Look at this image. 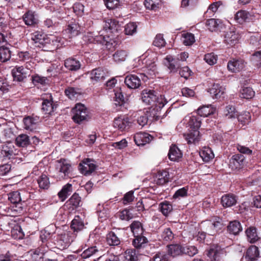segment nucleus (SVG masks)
I'll use <instances>...</instances> for the list:
<instances>
[{
    "mask_svg": "<svg viewBox=\"0 0 261 261\" xmlns=\"http://www.w3.org/2000/svg\"><path fill=\"white\" fill-rule=\"evenodd\" d=\"M22 193L18 191H13L8 194L9 200L13 204V207L9 206V204L4 202H0V213L2 215H9L11 216H16L23 213L22 197V193L24 192L21 191Z\"/></svg>",
    "mask_w": 261,
    "mask_h": 261,
    "instance_id": "f257e3e1",
    "label": "nucleus"
},
{
    "mask_svg": "<svg viewBox=\"0 0 261 261\" xmlns=\"http://www.w3.org/2000/svg\"><path fill=\"white\" fill-rule=\"evenodd\" d=\"M141 95L143 102L154 107V109L156 111L161 110L167 103L163 96H158L153 90L145 89L142 91Z\"/></svg>",
    "mask_w": 261,
    "mask_h": 261,
    "instance_id": "f03ea898",
    "label": "nucleus"
},
{
    "mask_svg": "<svg viewBox=\"0 0 261 261\" xmlns=\"http://www.w3.org/2000/svg\"><path fill=\"white\" fill-rule=\"evenodd\" d=\"M223 226L222 219L217 216L212 217L211 220L202 221L199 225L200 229L212 236L221 230Z\"/></svg>",
    "mask_w": 261,
    "mask_h": 261,
    "instance_id": "7ed1b4c3",
    "label": "nucleus"
},
{
    "mask_svg": "<svg viewBox=\"0 0 261 261\" xmlns=\"http://www.w3.org/2000/svg\"><path fill=\"white\" fill-rule=\"evenodd\" d=\"M184 123H186L188 132L184 134V137L189 145H194L196 142L195 125L196 116L191 113L187 115L184 119Z\"/></svg>",
    "mask_w": 261,
    "mask_h": 261,
    "instance_id": "20e7f679",
    "label": "nucleus"
},
{
    "mask_svg": "<svg viewBox=\"0 0 261 261\" xmlns=\"http://www.w3.org/2000/svg\"><path fill=\"white\" fill-rule=\"evenodd\" d=\"M71 168V165L70 162L66 159H61L55 162V169L57 176L60 180L64 179L69 177Z\"/></svg>",
    "mask_w": 261,
    "mask_h": 261,
    "instance_id": "39448f33",
    "label": "nucleus"
},
{
    "mask_svg": "<svg viewBox=\"0 0 261 261\" xmlns=\"http://www.w3.org/2000/svg\"><path fill=\"white\" fill-rule=\"evenodd\" d=\"M73 120L76 123L80 124L87 119L88 115L85 106L81 103L76 104L72 110Z\"/></svg>",
    "mask_w": 261,
    "mask_h": 261,
    "instance_id": "423d86ee",
    "label": "nucleus"
},
{
    "mask_svg": "<svg viewBox=\"0 0 261 261\" xmlns=\"http://www.w3.org/2000/svg\"><path fill=\"white\" fill-rule=\"evenodd\" d=\"M75 238V234L67 232L58 236L55 244L59 249L64 250L69 246Z\"/></svg>",
    "mask_w": 261,
    "mask_h": 261,
    "instance_id": "0eeeda50",
    "label": "nucleus"
},
{
    "mask_svg": "<svg viewBox=\"0 0 261 261\" xmlns=\"http://www.w3.org/2000/svg\"><path fill=\"white\" fill-rule=\"evenodd\" d=\"M18 153V150L15 148L14 145L11 142H7L6 144L2 145L0 150V157H3L6 159H10L17 154Z\"/></svg>",
    "mask_w": 261,
    "mask_h": 261,
    "instance_id": "6e6552de",
    "label": "nucleus"
},
{
    "mask_svg": "<svg viewBox=\"0 0 261 261\" xmlns=\"http://www.w3.org/2000/svg\"><path fill=\"white\" fill-rule=\"evenodd\" d=\"M81 197L79 194L74 193L65 202L64 208L69 213H72L81 205Z\"/></svg>",
    "mask_w": 261,
    "mask_h": 261,
    "instance_id": "1a4fd4ad",
    "label": "nucleus"
},
{
    "mask_svg": "<svg viewBox=\"0 0 261 261\" xmlns=\"http://www.w3.org/2000/svg\"><path fill=\"white\" fill-rule=\"evenodd\" d=\"M223 250L218 244H213L208 250L206 251L207 256L212 261H218L221 258Z\"/></svg>",
    "mask_w": 261,
    "mask_h": 261,
    "instance_id": "9d476101",
    "label": "nucleus"
},
{
    "mask_svg": "<svg viewBox=\"0 0 261 261\" xmlns=\"http://www.w3.org/2000/svg\"><path fill=\"white\" fill-rule=\"evenodd\" d=\"M96 166L93 161L89 159H86L79 165V170L85 175L91 174L96 169Z\"/></svg>",
    "mask_w": 261,
    "mask_h": 261,
    "instance_id": "9b49d317",
    "label": "nucleus"
},
{
    "mask_svg": "<svg viewBox=\"0 0 261 261\" xmlns=\"http://www.w3.org/2000/svg\"><path fill=\"white\" fill-rule=\"evenodd\" d=\"M245 157L242 154H235L232 156L229 161V168L232 170H238L243 166Z\"/></svg>",
    "mask_w": 261,
    "mask_h": 261,
    "instance_id": "f8f14e48",
    "label": "nucleus"
},
{
    "mask_svg": "<svg viewBox=\"0 0 261 261\" xmlns=\"http://www.w3.org/2000/svg\"><path fill=\"white\" fill-rule=\"evenodd\" d=\"M153 139V137L147 133L139 132L134 136V140L138 146H143L149 143Z\"/></svg>",
    "mask_w": 261,
    "mask_h": 261,
    "instance_id": "ddd939ff",
    "label": "nucleus"
},
{
    "mask_svg": "<svg viewBox=\"0 0 261 261\" xmlns=\"http://www.w3.org/2000/svg\"><path fill=\"white\" fill-rule=\"evenodd\" d=\"M45 99L43 97L42 103V110L45 114H50L56 109V106L53 105L52 96L50 94L45 95Z\"/></svg>",
    "mask_w": 261,
    "mask_h": 261,
    "instance_id": "4468645a",
    "label": "nucleus"
},
{
    "mask_svg": "<svg viewBox=\"0 0 261 261\" xmlns=\"http://www.w3.org/2000/svg\"><path fill=\"white\" fill-rule=\"evenodd\" d=\"M164 63L171 72H176L180 67V63L171 55H168L164 59Z\"/></svg>",
    "mask_w": 261,
    "mask_h": 261,
    "instance_id": "2eb2a0df",
    "label": "nucleus"
},
{
    "mask_svg": "<svg viewBox=\"0 0 261 261\" xmlns=\"http://www.w3.org/2000/svg\"><path fill=\"white\" fill-rule=\"evenodd\" d=\"M245 66V62L243 59H233L227 63V68L232 72H239L243 69Z\"/></svg>",
    "mask_w": 261,
    "mask_h": 261,
    "instance_id": "dca6fc26",
    "label": "nucleus"
},
{
    "mask_svg": "<svg viewBox=\"0 0 261 261\" xmlns=\"http://www.w3.org/2000/svg\"><path fill=\"white\" fill-rule=\"evenodd\" d=\"M124 83L128 88L133 89H137L141 85L140 79L134 74L127 75L125 78Z\"/></svg>",
    "mask_w": 261,
    "mask_h": 261,
    "instance_id": "f3484780",
    "label": "nucleus"
},
{
    "mask_svg": "<svg viewBox=\"0 0 261 261\" xmlns=\"http://www.w3.org/2000/svg\"><path fill=\"white\" fill-rule=\"evenodd\" d=\"M225 89L219 84H214L212 87L207 90V92L213 98L218 99L223 97Z\"/></svg>",
    "mask_w": 261,
    "mask_h": 261,
    "instance_id": "a211bd4d",
    "label": "nucleus"
},
{
    "mask_svg": "<svg viewBox=\"0 0 261 261\" xmlns=\"http://www.w3.org/2000/svg\"><path fill=\"white\" fill-rule=\"evenodd\" d=\"M130 123L127 117H118L114 119L113 126L121 131H123L129 128Z\"/></svg>",
    "mask_w": 261,
    "mask_h": 261,
    "instance_id": "6ab92c4d",
    "label": "nucleus"
},
{
    "mask_svg": "<svg viewBox=\"0 0 261 261\" xmlns=\"http://www.w3.org/2000/svg\"><path fill=\"white\" fill-rule=\"evenodd\" d=\"M144 73L140 75H144L145 76H152L155 74L157 72V67L155 61L153 60L147 59L145 62V66L144 67Z\"/></svg>",
    "mask_w": 261,
    "mask_h": 261,
    "instance_id": "aec40b11",
    "label": "nucleus"
},
{
    "mask_svg": "<svg viewBox=\"0 0 261 261\" xmlns=\"http://www.w3.org/2000/svg\"><path fill=\"white\" fill-rule=\"evenodd\" d=\"M104 22L103 29L106 31L114 33L117 32L120 29L118 21L114 19H106Z\"/></svg>",
    "mask_w": 261,
    "mask_h": 261,
    "instance_id": "412c9836",
    "label": "nucleus"
},
{
    "mask_svg": "<svg viewBox=\"0 0 261 261\" xmlns=\"http://www.w3.org/2000/svg\"><path fill=\"white\" fill-rule=\"evenodd\" d=\"M23 20L27 25H33L37 24L38 22L37 15L35 12L29 10L23 15Z\"/></svg>",
    "mask_w": 261,
    "mask_h": 261,
    "instance_id": "4be33fe9",
    "label": "nucleus"
},
{
    "mask_svg": "<svg viewBox=\"0 0 261 261\" xmlns=\"http://www.w3.org/2000/svg\"><path fill=\"white\" fill-rule=\"evenodd\" d=\"M259 252L258 247L252 245L246 251L245 258L247 261H255L259 257Z\"/></svg>",
    "mask_w": 261,
    "mask_h": 261,
    "instance_id": "5701e85b",
    "label": "nucleus"
},
{
    "mask_svg": "<svg viewBox=\"0 0 261 261\" xmlns=\"http://www.w3.org/2000/svg\"><path fill=\"white\" fill-rule=\"evenodd\" d=\"M90 75L91 79L93 81L99 82L105 79L107 76V73L102 68H98L92 70Z\"/></svg>",
    "mask_w": 261,
    "mask_h": 261,
    "instance_id": "b1692460",
    "label": "nucleus"
},
{
    "mask_svg": "<svg viewBox=\"0 0 261 261\" xmlns=\"http://www.w3.org/2000/svg\"><path fill=\"white\" fill-rule=\"evenodd\" d=\"M224 38L225 43L232 46L239 42L240 36L234 31H229L226 33Z\"/></svg>",
    "mask_w": 261,
    "mask_h": 261,
    "instance_id": "393cba45",
    "label": "nucleus"
},
{
    "mask_svg": "<svg viewBox=\"0 0 261 261\" xmlns=\"http://www.w3.org/2000/svg\"><path fill=\"white\" fill-rule=\"evenodd\" d=\"M227 232L231 234L238 235L242 231V227L240 222L237 220L231 221L227 227Z\"/></svg>",
    "mask_w": 261,
    "mask_h": 261,
    "instance_id": "a878e982",
    "label": "nucleus"
},
{
    "mask_svg": "<svg viewBox=\"0 0 261 261\" xmlns=\"http://www.w3.org/2000/svg\"><path fill=\"white\" fill-rule=\"evenodd\" d=\"M169 179V172L165 171H159L154 177V181L157 185H163L168 182Z\"/></svg>",
    "mask_w": 261,
    "mask_h": 261,
    "instance_id": "bb28decb",
    "label": "nucleus"
},
{
    "mask_svg": "<svg viewBox=\"0 0 261 261\" xmlns=\"http://www.w3.org/2000/svg\"><path fill=\"white\" fill-rule=\"evenodd\" d=\"M70 227L73 232H79L85 228L83 220L79 216H75L72 220Z\"/></svg>",
    "mask_w": 261,
    "mask_h": 261,
    "instance_id": "cd10ccee",
    "label": "nucleus"
},
{
    "mask_svg": "<svg viewBox=\"0 0 261 261\" xmlns=\"http://www.w3.org/2000/svg\"><path fill=\"white\" fill-rule=\"evenodd\" d=\"M80 27L78 24L72 23L69 24L64 30V34L67 35L69 38L76 36L80 33Z\"/></svg>",
    "mask_w": 261,
    "mask_h": 261,
    "instance_id": "c85d7f7f",
    "label": "nucleus"
},
{
    "mask_svg": "<svg viewBox=\"0 0 261 261\" xmlns=\"http://www.w3.org/2000/svg\"><path fill=\"white\" fill-rule=\"evenodd\" d=\"M46 45L47 44L51 45L50 49L54 50L60 47L62 43L61 42L62 39L61 37H57L54 35L47 36L46 39Z\"/></svg>",
    "mask_w": 261,
    "mask_h": 261,
    "instance_id": "c756f323",
    "label": "nucleus"
},
{
    "mask_svg": "<svg viewBox=\"0 0 261 261\" xmlns=\"http://www.w3.org/2000/svg\"><path fill=\"white\" fill-rule=\"evenodd\" d=\"M31 39L35 43H39L43 46H46V39L47 37L41 32L37 31L31 34Z\"/></svg>",
    "mask_w": 261,
    "mask_h": 261,
    "instance_id": "7c9ffc66",
    "label": "nucleus"
},
{
    "mask_svg": "<svg viewBox=\"0 0 261 261\" xmlns=\"http://www.w3.org/2000/svg\"><path fill=\"white\" fill-rule=\"evenodd\" d=\"M182 153L180 150L175 145H172L168 153L169 158L172 161H178L182 158Z\"/></svg>",
    "mask_w": 261,
    "mask_h": 261,
    "instance_id": "2f4dec72",
    "label": "nucleus"
},
{
    "mask_svg": "<svg viewBox=\"0 0 261 261\" xmlns=\"http://www.w3.org/2000/svg\"><path fill=\"white\" fill-rule=\"evenodd\" d=\"M94 43H100L106 45L107 47L113 45L114 40L109 36L103 35V34L94 36Z\"/></svg>",
    "mask_w": 261,
    "mask_h": 261,
    "instance_id": "473e14b6",
    "label": "nucleus"
},
{
    "mask_svg": "<svg viewBox=\"0 0 261 261\" xmlns=\"http://www.w3.org/2000/svg\"><path fill=\"white\" fill-rule=\"evenodd\" d=\"M199 154L203 162H208L214 158L212 149L208 147H204L199 152Z\"/></svg>",
    "mask_w": 261,
    "mask_h": 261,
    "instance_id": "72a5a7b5",
    "label": "nucleus"
},
{
    "mask_svg": "<svg viewBox=\"0 0 261 261\" xmlns=\"http://www.w3.org/2000/svg\"><path fill=\"white\" fill-rule=\"evenodd\" d=\"M65 67L70 71H76L79 70L81 66L79 61L74 58H69L66 59L64 62Z\"/></svg>",
    "mask_w": 261,
    "mask_h": 261,
    "instance_id": "f704fd0d",
    "label": "nucleus"
},
{
    "mask_svg": "<svg viewBox=\"0 0 261 261\" xmlns=\"http://www.w3.org/2000/svg\"><path fill=\"white\" fill-rule=\"evenodd\" d=\"M72 192V185L68 183L62 187L61 191L58 193V195L61 201H64Z\"/></svg>",
    "mask_w": 261,
    "mask_h": 261,
    "instance_id": "c9c22d12",
    "label": "nucleus"
},
{
    "mask_svg": "<svg viewBox=\"0 0 261 261\" xmlns=\"http://www.w3.org/2000/svg\"><path fill=\"white\" fill-rule=\"evenodd\" d=\"M221 21L220 19H216L214 18L208 19L205 25L208 30L211 32H216L220 30Z\"/></svg>",
    "mask_w": 261,
    "mask_h": 261,
    "instance_id": "e433bc0d",
    "label": "nucleus"
},
{
    "mask_svg": "<svg viewBox=\"0 0 261 261\" xmlns=\"http://www.w3.org/2000/svg\"><path fill=\"white\" fill-rule=\"evenodd\" d=\"M236 202V196L233 194H225L221 198V203L224 207H230Z\"/></svg>",
    "mask_w": 261,
    "mask_h": 261,
    "instance_id": "4c0bfd02",
    "label": "nucleus"
},
{
    "mask_svg": "<svg viewBox=\"0 0 261 261\" xmlns=\"http://www.w3.org/2000/svg\"><path fill=\"white\" fill-rule=\"evenodd\" d=\"M23 121L24 129L32 131L36 128L38 119L28 116L25 117Z\"/></svg>",
    "mask_w": 261,
    "mask_h": 261,
    "instance_id": "58836bf2",
    "label": "nucleus"
},
{
    "mask_svg": "<svg viewBox=\"0 0 261 261\" xmlns=\"http://www.w3.org/2000/svg\"><path fill=\"white\" fill-rule=\"evenodd\" d=\"M215 109L212 105L203 106L197 109V114L201 117H206L212 114Z\"/></svg>",
    "mask_w": 261,
    "mask_h": 261,
    "instance_id": "ea45409f",
    "label": "nucleus"
},
{
    "mask_svg": "<svg viewBox=\"0 0 261 261\" xmlns=\"http://www.w3.org/2000/svg\"><path fill=\"white\" fill-rule=\"evenodd\" d=\"M31 143L29 136L26 134H20L15 139V144L17 146L24 147Z\"/></svg>",
    "mask_w": 261,
    "mask_h": 261,
    "instance_id": "a19ab883",
    "label": "nucleus"
},
{
    "mask_svg": "<svg viewBox=\"0 0 261 261\" xmlns=\"http://www.w3.org/2000/svg\"><path fill=\"white\" fill-rule=\"evenodd\" d=\"M245 232L248 241L251 243H254L259 239L257 234L256 228L255 227L251 226L248 228Z\"/></svg>",
    "mask_w": 261,
    "mask_h": 261,
    "instance_id": "79ce46f5",
    "label": "nucleus"
},
{
    "mask_svg": "<svg viewBox=\"0 0 261 261\" xmlns=\"http://www.w3.org/2000/svg\"><path fill=\"white\" fill-rule=\"evenodd\" d=\"M167 247L168 254L173 257L178 256L184 253L183 248L179 244H171L168 245Z\"/></svg>",
    "mask_w": 261,
    "mask_h": 261,
    "instance_id": "37998d69",
    "label": "nucleus"
},
{
    "mask_svg": "<svg viewBox=\"0 0 261 261\" xmlns=\"http://www.w3.org/2000/svg\"><path fill=\"white\" fill-rule=\"evenodd\" d=\"M107 244L111 246H118L121 243L120 239L114 232H110L106 237Z\"/></svg>",
    "mask_w": 261,
    "mask_h": 261,
    "instance_id": "c03bdc74",
    "label": "nucleus"
},
{
    "mask_svg": "<svg viewBox=\"0 0 261 261\" xmlns=\"http://www.w3.org/2000/svg\"><path fill=\"white\" fill-rule=\"evenodd\" d=\"M251 15V13L245 10H240L236 14L234 18L239 23H243L248 21Z\"/></svg>",
    "mask_w": 261,
    "mask_h": 261,
    "instance_id": "a18cd8bd",
    "label": "nucleus"
},
{
    "mask_svg": "<svg viewBox=\"0 0 261 261\" xmlns=\"http://www.w3.org/2000/svg\"><path fill=\"white\" fill-rule=\"evenodd\" d=\"M82 89L78 87H69L65 90V93L70 99H74L82 93Z\"/></svg>",
    "mask_w": 261,
    "mask_h": 261,
    "instance_id": "49530a36",
    "label": "nucleus"
},
{
    "mask_svg": "<svg viewBox=\"0 0 261 261\" xmlns=\"http://www.w3.org/2000/svg\"><path fill=\"white\" fill-rule=\"evenodd\" d=\"M11 57V51L9 47L2 46L0 47V62L4 63L9 61Z\"/></svg>",
    "mask_w": 261,
    "mask_h": 261,
    "instance_id": "de8ad7c7",
    "label": "nucleus"
},
{
    "mask_svg": "<svg viewBox=\"0 0 261 261\" xmlns=\"http://www.w3.org/2000/svg\"><path fill=\"white\" fill-rule=\"evenodd\" d=\"M130 228L134 236L142 235L144 231L142 225L139 221H134L130 225Z\"/></svg>",
    "mask_w": 261,
    "mask_h": 261,
    "instance_id": "09e8293b",
    "label": "nucleus"
},
{
    "mask_svg": "<svg viewBox=\"0 0 261 261\" xmlns=\"http://www.w3.org/2000/svg\"><path fill=\"white\" fill-rule=\"evenodd\" d=\"M124 261H137L138 256L135 249H128L124 253Z\"/></svg>",
    "mask_w": 261,
    "mask_h": 261,
    "instance_id": "8fccbe9b",
    "label": "nucleus"
},
{
    "mask_svg": "<svg viewBox=\"0 0 261 261\" xmlns=\"http://www.w3.org/2000/svg\"><path fill=\"white\" fill-rule=\"evenodd\" d=\"M127 55L128 54L126 50H118L113 54V57L115 62L121 63L126 60Z\"/></svg>",
    "mask_w": 261,
    "mask_h": 261,
    "instance_id": "3c124183",
    "label": "nucleus"
},
{
    "mask_svg": "<svg viewBox=\"0 0 261 261\" xmlns=\"http://www.w3.org/2000/svg\"><path fill=\"white\" fill-rule=\"evenodd\" d=\"M135 238L133 241V245L135 248H139L144 246L148 240L146 237L142 235L134 236Z\"/></svg>",
    "mask_w": 261,
    "mask_h": 261,
    "instance_id": "603ef678",
    "label": "nucleus"
},
{
    "mask_svg": "<svg viewBox=\"0 0 261 261\" xmlns=\"http://www.w3.org/2000/svg\"><path fill=\"white\" fill-rule=\"evenodd\" d=\"M2 126H0V129L3 130L2 133L3 136L6 139H11L14 136L13 129L9 126L7 125L6 123H1Z\"/></svg>",
    "mask_w": 261,
    "mask_h": 261,
    "instance_id": "864d4df0",
    "label": "nucleus"
},
{
    "mask_svg": "<svg viewBox=\"0 0 261 261\" xmlns=\"http://www.w3.org/2000/svg\"><path fill=\"white\" fill-rule=\"evenodd\" d=\"M181 40L184 45L189 46L195 42V36L192 33H184L181 35Z\"/></svg>",
    "mask_w": 261,
    "mask_h": 261,
    "instance_id": "5fc2aeb1",
    "label": "nucleus"
},
{
    "mask_svg": "<svg viewBox=\"0 0 261 261\" xmlns=\"http://www.w3.org/2000/svg\"><path fill=\"white\" fill-rule=\"evenodd\" d=\"M115 93V105L121 106L124 102V98L122 94V91L121 88L117 87L114 90Z\"/></svg>",
    "mask_w": 261,
    "mask_h": 261,
    "instance_id": "6e6d98bb",
    "label": "nucleus"
},
{
    "mask_svg": "<svg viewBox=\"0 0 261 261\" xmlns=\"http://www.w3.org/2000/svg\"><path fill=\"white\" fill-rule=\"evenodd\" d=\"M159 208L162 213L167 216L172 211V205L167 201H163L160 203Z\"/></svg>",
    "mask_w": 261,
    "mask_h": 261,
    "instance_id": "4d7b16f0",
    "label": "nucleus"
},
{
    "mask_svg": "<svg viewBox=\"0 0 261 261\" xmlns=\"http://www.w3.org/2000/svg\"><path fill=\"white\" fill-rule=\"evenodd\" d=\"M39 187L41 189H47L49 187V178L45 174L41 175L37 179Z\"/></svg>",
    "mask_w": 261,
    "mask_h": 261,
    "instance_id": "13d9d810",
    "label": "nucleus"
},
{
    "mask_svg": "<svg viewBox=\"0 0 261 261\" xmlns=\"http://www.w3.org/2000/svg\"><path fill=\"white\" fill-rule=\"evenodd\" d=\"M135 117H137V121L139 125L143 126L147 123L148 116L144 112L140 111L135 114Z\"/></svg>",
    "mask_w": 261,
    "mask_h": 261,
    "instance_id": "bf43d9fd",
    "label": "nucleus"
},
{
    "mask_svg": "<svg viewBox=\"0 0 261 261\" xmlns=\"http://www.w3.org/2000/svg\"><path fill=\"white\" fill-rule=\"evenodd\" d=\"M99 252L96 246H92L84 250L81 254L83 258H89Z\"/></svg>",
    "mask_w": 261,
    "mask_h": 261,
    "instance_id": "052dcab7",
    "label": "nucleus"
},
{
    "mask_svg": "<svg viewBox=\"0 0 261 261\" xmlns=\"http://www.w3.org/2000/svg\"><path fill=\"white\" fill-rule=\"evenodd\" d=\"M254 91L250 87H244L240 91V97L242 98L251 99L254 95Z\"/></svg>",
    "mask_w": 261,
    "mask_h": 261,
    "instance_id": "680f3d73",
    "label": "nucleus"
},
{
    "mask_svg": "<svg viewBox=\"0 0 261 261\" xmlns=\"http://www.w3.org/2000/svg\"><path fill=\"white\" fill-rule=\"evenodd\" d=\"M160 236L161 239L165 242L171 241L174 238V234L170 228H165Z\"/></svg>",
    "mask_w": 261,
    "mask_h": 261,
    "instance_id": "e2e57ef3",
    "label": "nucleus"
},
{
    "mask_svg": "<svg viewBox=\"0 0 261 261\" xmlns=\"http://www.w3.org/2000/svg\"><path fill=\"white\" fill-rule=\"evenodd\" d=\"M137 25L135 22H129L124 27V33L126 35H133L137 33Z\"/></svg>",
    "mask_w": 261,
    "mask_h": 261,
    "instance_id": "0e129e2a",
    "label": "nucleus"
},
{
    "mask_svg": "<svg viewBox=\"0 0 261 261\" xmlns=\"http://www.w3.org/2000/svg\"><path fill=\"white\" fill-rule=\"evenodd\" d=\"M144 6L146 9L155 10L160 5V0H145Z\"/></svg>",
    "mask_w": 261,
    "mask_h": 261,
    "instance_id": "69168bd1",
    "label": "nucleus"
},
{
    "mask_svg": "<svg viewBox=\"0 0 261 261\" xmlns=\"http://www.w3.org/2000/svg\"><path fill=\"white\" fill-rule=\"evenodd\" d=\"M31 255L30 261H43L44 254L40 251V249H36L32 251Z\"/></svg>",
    "mask_w": 261,
    "mask_h": 261,
    "instance_id": "338daca9",
    "label": "nucleus"
},
{
    "mask_svg": "<svg viewBox=\"0 0 261 261\" xmlns=\"http://www.w3.org/2000/svg\"><path fill=\"white\" fill-rule=\"evenodd\" d=\"M251 61L257 67H261V51H257L253 53L251 57Z\"/></svg>",
    "mask_w": 261,
    "mask_h": 261,
    "instance_id": "774afa93",
    "label": "nucleus"
}]
</instances>
